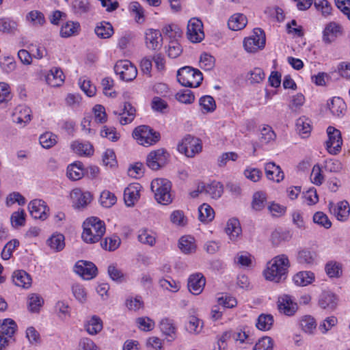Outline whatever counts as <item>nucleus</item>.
<instances>
[{"instance_id": "obj_1", "label": "nucleus", "mask_w": 350, "mask_h": 350, "mask_svg": "<svg viewBox=\"0 0 350 350\" xmlns=\"http://www.w3.org/2000/svg\"><path fill=\"white\" fill-rule=\"evenodd\" d=\"M290 267L288 258L285 254H280L270 260L263 272L267 280L279 283L286 279Z\"/></svg>"}, {"instance_id": "obj_2", "label": "nucleus", "mask_w": 350, "mask_h": 350, "mask_svg": "<svg viewBox=\"0 0 350 350\" xmlns=\"http://www.w3.org/2000/svg\"><path fill=\"white\" fill-rule=\"evenodd\" d=\"M83 227L81 237L87 243L98 242L106 231L105 222L96 217L86 219Z\"/></svg>"}, {"instance_id": "obj_3", "label": "nucleus", "mask_w": 350, "mask_h": 350, "mask_svg": "<svg viewBox=\"0 0 350 350\" xmlns=\"http://www.w3.org/2000/svg\"><path fill=\"white\" fill-rule=\"evenodd\" d=\"M151 190L154 193L156 200L161 204L166 205L172 202L170 193L171 182L165 178H156L151 183Z\"/></svg>"}, {"instance_id": "obj_4", "label": "nucleus", "mask_w": 350, "mask_h": 350, "mask_svg": "<svg viewBox=\"0 0 350 350\" xmlns=\"http://www.w3.org/2000/svg\"><path fill=\"white\" fill-rule=\"evenodd\" d=\"M177 79L183 86L197 88L202 83L203 77L199 70L185 66L178 70Z\"/></svg>"}, {"instance_id": "obj_5", "label": "nucleus", "mask_w": 350, "mask_h": 350, "mask_svg": "<svg viewBox=\"0 0 350 350\" xmlns=\"http://www.w3.org/2000/svg\"><path fill=\"white\" fill-rule=\"evenodd\" d=\"M133 136L139 144L144 146L153 145L160 139V134L146 125L136 127L133 132Z\"/></svg>"}, {"instance_id": "obj_6", "label": "nucleus", "mask_w": 350, "mask_h": 350, "mask_svg": "<svg viewBox=\"0 0 350 350\" xmlns=\"http://www.w3.org/2000/svg\"><path fill=\"white\" fill-rule=\"evenodd\" d=\"M202 149V142L199 138L190 135H186L178 145V150L187 157H193Z\"/></svg>"}, {"instance_id": "obj_7", "label": "nucleus", "mask_w": 350, "mask_h": 350, "mask_svg": "<svg viewBox=\"0 0 350 350\" xmlns=\"http://www.w3.org/2000/svg\"><path fill=\"white\" fill-rule=\"evenodd\" d=\"M114 71L120 79L126 81H131L137 75V68L129 60H119L114 66Z\"/></svg>"}, {"instance_id": "obj_8", "label": "nucleus", "mask_w": 350, "mask_h": 350, "mask_svg": "<svg viewBox=\"0 0 350 350\" xmlns=\"http://www.w3.org/2000/svg\"><path fill=\"white\" fill-rule=\"evenodd\" d=\"M265 45V35L260 28L254 29L253 35L245 38L243 41L244 48L249 53L256 52L258 49L264 48Z\"/></svg>"}, {"instance_id": "obj_9", "label": "nucleus", "mask_w": 350, "mask_h": 350, "mask_svg": "<svg viewBox=\"0 0 350 350\" xmlns=\"http://www.w3.org/2000/svg\"><path fill=\"white\" fill-rule=\"evenodd\" d=\"M17 325L11 319H5L0 325V350H4L9 345L10 340L15 334Z\"/></svg>"}, {"instance_id": "obj_10", "label": "nucleus", "mask_w": 350, "mask_h": 350, "mask_svg": "<svg viewBox=\"0 0 350 350\" xmlns=\"http://www.w3.org/2000/svg\"><path fill=\"white\" fill-rule=\"evenodd\" d=\"M187 38L192 42H200L204 38L202 22L197 18H191L187 25Z\"/></svg>"}, {"instance_id": "obj_11", "label": "nucleus", "mask_w": 350, "mask_h": 350, "mask_svg": "<svg viewBox=\"0 0 350 350\" xmlns=\"http://www.w3.org/2000/svg\"><path fill=\"white\" fill-rule=\"evenodd\" d=\"M327 133L328 140L326 142V148L330 154H336L340 151L342 144L340 131L333 126H329Z\"/></svg>"}, {"instance_id": "obj_12", "label": "nucleus", "mask_w": 350, "mask_h": 350, "mask_svg": "<svg viewBox=\"0 0 350 350\" xmlns=\"http://www.w3.org/2000/svg\"><path fill=\"white\" fill-rule=\"evenodd\" d=\"M168 156V153L163 149L152 151L147 156L146 164L150 169L157 170L167 163Z\"/></svg>"}, {"instance_id": "obj_13", "label": "nucleus", "mask_w": 350, "mask_h": 350, "mask_svg": "<svg viewBox=\"0 0 350 350\" xmlns=\"http://www.w3.org/2000/svg\"><path fill=\"white\" fill-rule=\"evenodd\" d=\"M75 272L84 280H91L96 277L97 267L91 262L79 260L75 265Z\"/></svg>"}, {"instance_id": "obj_14", "label": "nucleus", "mask_w": 350, "mask_h": 350, "mask_svg": "<svg viewBox=\"0 0 350 350\" xmlns=\"http://www.w3.org/2000/svg\"><path fill=\"white\" fill-rule=\"evenodd\" d=\"M30 215L35 219L44 220L47 217L49 208L42 200H33L28 205Z\"/></svg>"}, {"instance_id": "obj_15", "label": "nucleus", "mask_w": 350, "mask_h": 350, "mask_svg": "<svg viewBox=\"0 0 350 350\" xmlns=\"http://www.w3.org/2000/svg\"><path fill=\"white\" fill-rule=\"evenodd\" d=\"M145 42L149 49L154 51L160 49L163 44L161 31L158 29H148L145 33Z\"/></svg>"}, {"instance_id": "obj_16", "label": "nucleus", "mask_w": 350, "mask_h": 350, "mask_svg": "<svg viewBox=\"0 0 350 350\" xmlns=\"http://www.w3.org/2000/svg\"><path fill=\"white\" fill-rule=\"evenodd\" d=\"M278 308L280 312L287 315H293L298 307L297 303H295L291 298V297L284 295L278 298Z\"/></svg>"}, {"instance_id": "obj_17", "label": "nucleus", "mask_w": 350, "mask_h": 350, "mask_svg": "<svg viewBox=\"0 0 350 350\" xmlns=\"http://www.w3.org/2000/svg\"><path fill=\"white\" fill-rule=\"evenodd\" d=\"M141 188L139 183H131L124 189V200L127 206H133L138 201Z\"/></svg>"}, {"instance_id": "obj_18", "label": "nucleus", "mask_w": 350, "mask_h": 350, "mask_svg": "<svg viewBox=\"0 0 350 350\" xmlns=\"http://www.w3.org/2000/svg\"><path fill=\"white\" fill-rule=\"evenodd\" d=\"M12 120L16 124H24V126L31 120V110L25 105H18L12 113Z\"/></svg>"}, {"instance_id": "obj_19", "label": "nucleus", "mask_w": 350, "mask_h": 350, "mask_svg": "<svg viewBox=\"0 0 350 350\" xmlns=\"http://www.w3.org/2000/svg\"><path fill=\"white\" fill-rule=\"evenodd\" d=\"M205 283V278L202 273L193 274L188 280V289L193 295H199L202 292Z\"/></svg>"}, {"instance_id": "obj_20", "label": "nucleus", "mask_w": 350, "mask_h": 350, "mask_svg": "<svg viewBox=\"0 0 350 350\" xmlns=\"http://www.w3.org/2000/svg\"><path fill=\"white\" fill-rule=\"evenodd\" d=\"M265 170L268 179L280 183L284 178V174L280 167L273 162L265 164Z\"/></svg>"}, {"instance_id": "obj_21", "label": "nucleus", "mask_w": 350, "mask_h": 350, "mask_svg": "<svg viewBox=\"0 0 350 350\" xmlns=\"http://www.w3.org/2000/svg\"><path fill=\"white\" fill-rule=\"evenodd\" d=\"M327 107L331 113L336 117L344 116L346 111V104L340 97H334L327 102Z\"/></svg>"}, {"instance_id": "obj_22", "label": "nucleus", "mask_w": 350, "mask_h": 350, "mask_svg": "<svg viewBox=\"0 0 350 350\" xmlns=\"http://www.w3.org/2000/svg\"><path fill=\"white\" fill-rule=\"evenodd\" d=\"M64 75L62 70L54 67L51 69L46 76V83L51 87H59L64 82Z\"/></svg>"}, {"instance_id": "obj_23", "label": "nucleus", "mask_w": 350, "mask_h": 350, "mask_svg": "<svg viewBox=\"0 0 350 350\" xmlns=\"http://www.w3.org/2000/svg\"><path fill=\"white\" fill-rule=\"evenodd\" d=\"M160 329L169 341L174 340L176 338V327L173 320L165 318L160 322Z\"/></svg>"}, {"instance_id": "obj_24", "label": "nucleus", "mask_w": 350, "mask_h": 350, "mask_svg": "<svg viewBox=\"0 0 350 350\" xmlns=\"http://www.w3.org/2000/svg\"><path fill=\"white\" fill-rule=\"evenodd\" d=\"M247 23V18L246 16L241 13H236L228 19V26L232 31H239L245 28Z\"/></svg>"}, {"instance_id": "obj_25", "label": "nucleus", "mask_w": 350, "mask_h": 350, "mask_svg": "<svg viewBox=\"0 0 350 350\" xmlns=\"http://www.w3.org/2000/svg\"><path fill=\"white\" fill-rule=\"evenodd\" d=\"M70 196L72 199L77 200L76 206L77 208L86 206L92 200V196L90 192H82L79 189L72 190Z\"/></svg>"}, {"instance_id": "obj_26", "label": "nucleus", "mask_w": 350, "mask_h": 350, "mask_svg": "<svg viewBox=\"0 0 350 350\" xmlns=\"http://www.w3.org/2000/svg\"><path fill=\"white\" fill-rule=\"evenodd\" d=\"M12 280L15 285L27 288L31 286V278L30 275L23 270H18L14 272Z\"/></svg>"}, {"instance_id": "obj_27", "label": "nucleus", "mask_w": 350, "mask_h": 350, "mask_svg": "<svg viewBox=\"0 0 350 350\" xmlns=\"http://www.w3.org/2000/svg\"><path fill=\"white\" fill-rule=\"evenodd\" d=\"M310 123V120L305 116L300 117L296 120V131L301 137H308L310 134L312 130Z\"/></svg>"}, {"instance_id": "obj_28", "label": "nucleus", "mask_w": 350, "mask_h": 350, "mask_svg": "<svg viewBox=\"0 0 350 350\" xmlns=\"http://www.w3.org/2000/svg\"><path fill=\"white\" fill-rule=\"evenodd\" d=\"M215 217L213 208L208 204L204 203L198 208V219L204 224L211 222Z\"/></svg>"}, {"instance_id": "obj_29", "label": "nucleus", "mask_w": 350, "mask_h": 350, "mask_svg": "<svg viewBox=\"0 0 350 350\" xmlns=\"http://www.w3.org/2000/svg\"><path fill=\"white\" fill-rule=\"evenodd\" d=\"M226 232L230 240L236 241L241 233V228L239 220L235 218L230 219L227 222Z\"/></svg>"}, {"instance_id": "obj_30", "label": "nucleus", "mask_w": 350, "mask_h": 350, "mask_svg": "<svg viewBox=\"0 0 350 350\" xmlns=\"http://www.w3.org/2000/svg\"><path fill=\"white\" fill-rule=\"evenodd\" d=\"M201 191H204L205 193L210 196L212 198L217 199L223 193V186L220 183L214 181L206 185H202Z\"/></svg>"}, {"instance_id": "obj_31", "label": "nucleus", "mask_w": 350, "mask_h": 350, "mask_svg": "<svg viewBox=\"0 0 350 350\" xmlns=\"http://www.w3.org/2000/svg\"><path fill=\"white\" fill-rule=\"evenodd\" d=\"M317 325L316 320L310 315L303 316L299 320L301 330L308 334H313L316 331Z\"/></svg>"}, {"instance_id": "obj_32", "label": "nucleus", "mask_w": 350, "mask_h": 350, "mask_svg": "<svg viewBox=\"0 0 350 350\" xmlns=\"http://www.w3.org/2000/svg\"><path fill=\"white\" fill-rule=\"evenodd\" d=\"M178 247L184 254L194 253L196 250L194 238L190 236L182 237L179 240Z\"/></svg>"}, {"instance_id": "obj_33", "label": "nucleus", "mask_w": 350, "mask_h": 350, "mask_svg": "<svg viewBox=\"0 0 350 350\" xmlns=\"http://www.w3.org/2000/svg\"><path fill=\"white\" fill-rule=\"evenodd\" d=\"M135 109L129 103H125L122 112L120 113V123L122 125L131 123L135 117Z\"/></svg>"}, {"instance_id": "obj_34", "label": "nucleus", "mask_w": 350, "mask_h": 350, "mask_svg": "<svg viewBox=\"0 0 350 350\" xmlns=\"http://www.w3.org/2000/svg\"><path fill=\"white\" fill-rule=\"evenodd\" d=\"M203 327V322L195 316H190L185 325V329L191 334H199Z\"/></svg>"}, {"instance_id": "obj_35", "label": "nucleus", "mask_w": 350, "mask_h": 350, "mask_svg": "<svg viewBox=\"0 0 350 350\" xmlns=\"http://www.w3.org/2000/svg\"><path fill=\"white\" fill-rule=\"evenodd\" d=\"M336 296L329 292H324L321 295L319 304L321 308L323 309L333 310L336 306Z\"/></svg>"}, {"instance_id": "obj_36", "label": "nucleus", "mask_w": 350, "mask_h": 350, "mask_svg": "<svg viewBox=\"0 0 350 350\" xmlns=\"http://www.w3.org/2000/svg\"><path fill=\"white\" fill-rule=\"evenodd\" d=\"M340 33V26L335 23H330L325 27L323 31V41L330 43L334 40Z\"/></svg>"}, {"instance_id": "obj_37", "label": "nucleus", "mask_w": 350, "mask_h": 350, "mask_svg": "<svg viewBox=\"0 0 350 350\" xmlns=\"http://www.w3.org/2000/svg\"><path fill=\"white\" fill-rule=\"evenodd\" d=\"M71 148L75 153L79 155L90 156L94 152L93 146L89 142L83 143L76 141L71 144Z\"/></svg>"}, {"instance_id": "obj_38", "label": "nucleus", "mask_w": 350, "mask_h": 350, "mask_svg": "<svg viewBox=\"0 0 350 350\" xmlns=\"http://www.w3.org/2000/svg\"><path fill=\"white\" fill-rule=\"evenodd\" d=\"M94 31L98 38L106 39L110 38L113 35V29L109 23L103 21L98 24Z\"/></svg>"}, {"instance_id": "obj_39", "label": "nucleus", "mask_w": 350, "mask_h": 350, "mask_svg": "<svg viewBox=\"0 0 350 350\" xmlns=\"http://www.w3.org/2000/svg\"><path fill=\"white\" fill-rule=\"evenodd\" d=\"M331 211L332 210L331 209ZM350 208L347 201H342L338 203L333 208V213L337 219L340 221L345 220L349 215Z\"/></svg>"}, {"instance_id": "obj_40", "label": "nucleus", "mask_w": 350, "mask_h": 350, "mask_svg": "<svg viewBox=\"0 0 350 350\" xmlns=\"http://www.w3.org/2000/svg\"><path fill=\"white\" fill-rule=\"evenodd\" d=\"M86 331L91 335H96L103 329L102 320L97 316H93L85 325Z\"/></svg>"}, {"instance_id": "obj_41", "label": "nucleus", "mask_w": 350, "mask_h": 350, "mask_svg": "<svg viewBox=\"0 0 350 350\" xmlns=\"http://www.w3.org/2000/svg\"><path fill=\"white\" fill-rule=\"evenodd\" d=\"M314 278V273L310 271H300L293 277V281L298 286H306L310 284Z\"/></svg>"}, {"instance_id": "obj_42", "label": "nucleus", "mask_w": 350, "mask_h": 350, "mask_svg": "<svg viewBox=\"0 0 350 350\" xmlns=\"http://www.w3.org/2000/svg\"><path fill=\"white\" fill-rule=\"evenodd\" d=\"M83 170L81 162L75 163L68 166L67 176L73 180H79L83 177Z\"/></svg>"}, {"instance_id": "obj_43", "label": "nucleus", "mask_w": 350, "mask_h": 350, "mask_svg": "<svg viewBox=\"0 0 350 350\" xmlns=\"http://www.w3.org/2000/svg\"><path fill=\"white\" fill-rule=\"evenodd\" d=\"M26 20L35 27L42 26L45 23L44 14L38 10H32L26 15Z\"/></svg>"}, {"instance_id": "obj_44", "label": "nucleus", "mask_w": 350, "mask_h": 350, "mask_svg": "<svg viewBox=\"0 0 350 350\" xmlns=\"http://www.w3.org/2000/svg\"><path fill=\"white\" fill-rule=\"evenodd\" d=\"M47 243L52 250L59 252L65 247L64 237L62 234H53L47 240Z\"/></svg>"}, {"instance_id": "obj_45", "label": "nucleus", "mask_w": 350, "mask_h": 350, "mask_svg": "<svg viewBox=\"0 0 350 350\" xmlns=\"http://www.w3.org/2000/svg\"><path fill=\"white\" fill-rule=\"evenodd\" d=\"M325 270L329 278H339L342 272L341 264L336 261L327 262Z\"/></svg>"}, {"instance_id": "obj_46", "label": "nucleus", "mask_w": 350, "mask_h": 350, "mask_svg": "<svg viewBox=\"0 0 350 350\" xmlns=\"http://www.w3.org/2000/svg\"><path fill=\"white\" fill-rule=\"evenodd\" d=\"M79 27V23L77 22H67L61 28V36L68 38L74 36L78 32Z\"/></svg>"}, {"instance_id": "obj_47", "label": "nucleus", "mask_w": 350, "mask_h": 350, "mask_svg": "<svg viewBox=\"0 0 350 350\" xmlns=\"http://www.w3.org/2000/svg\"><path fill=\"white\" fill-rule=\"evenodd\" d=\"M267 195L263 191H256L253 195L252 206L256 211H261L265 206Z\"/></svg>"}, {"instance_id": "obj_48", "label": "nucleus", "mask_w": 350, "mask_h": 350, "mask_svg": "<svg viewBox=\"0 0 350 350\" xmlns=\"http://www.w3.org/2000/svg\"><path fill=\"white\" fill-rule=\"evenodd\" d=\"M273 323V317L271 314H260L256 322V327L260 330H269L271 329Z\"/></svg>"}, {"instance_id": "obj_49", "label": "nucleus", "mask_w": 350, "mask_h": 350, "mask_svg": "<svg viewBox=\"0 0 350 350\" xmlns=\"http://www.w3.org/2000/svg\"><path fill=\"white\" fill-rule=\"evenodd\" d=\"M138 240L143 244H147L152 246L156 243L154 233L146 229H142L139 231Z\"/></svg>"}, {"instance_id": "obj_50", "label": "nucleus", "mask_w": 350, "mask_h": 350, "mask_svg": "<svg viewBox=\"0 0 350 350\" xmlns=\"http://www.w3.org/2000/svg\"><path fill=\"white\" fill-rule=\"evenodd\" d=\"M39 141L43 148H50L56 144L57 135L51 132H46L40 136Z\"/></svg>"}, {"instance_id": "obj_51", "label": "nucleus", "mask_w": 350, "mask_h": 350, "mask_svg": "<svg viewBox=\"0 0 350 350\" xmlns=\"http://www.w3.org/2000/svg\"><path fill=\"white\" fill-rule=\"evenodd\" d=\"M265 77V72L261 68H254L248 72L247 79L251 84H254L261 83Z\"/></svg>"}, {"instance_id": "obj_52", "label": "nucleus", "mask_w": 350, "mask_h": 350, "mask_svg": "<svg viewBox=\"0 0 350 350\" xmlns=\"http://www.w3.org/2000/svg\"><path fill=\"white\" fill-rule=\"evenodd\" d=\"M120 239L117 236H113L105 238L103 241L100 242L102 248L108 251L116 250L120 244Z\"/></svg>"}, {"instance_id": "obj_53", "label": "nucleus", "mask_w": 350, "mask_h": 350, "mask_svg": "<svg viewBox=\"0 0 350 350\" xmlns=\"http://www.w3.org/2000/svg\"><path fill=\"white\" fill-rule=\"evenodd\" d=\"M166 52L169 57L176 58L182 53L183 49L178 40H170Z\"/></svg>"}, {"instance_id": "obj_54", "label": "nucleus", "mask_w": 350, "mask_h": 350, "mask_svg": "<svg viewBox=\"0 0 350 350\" xmlns=\"http://www.w3.org/2000/svg\"><path fill=\"white\" fill-rule=\"evenodd\" d=\"M12 96L10 85L5 82H0V104L8 103L12 100Z\"/></svg>"}, {"instance_id": "obj_55", "label": "nucleus", "mask_w": 350, "mask_h": 350, "mask_svg": "<svg viewBox=\"0 0 350 350\" xmlns=\"http://www.w3.org/2000/svg\"><path fill=\"white\" fill-rule=\"evenodd\" d=\"M163 33L168 37L170 40L178 39L182 36V31L176 25H167L163 29Z\"/></svg>"}, {"instance_id": "obj_56", "label": "nucleus", "mask_w": 350, "mask_h": 350, "mask_svg": "<svg viewBox=\"0 0 350 350\" xmlns=\"http://www.w3.org/2000/svg\"><path fill=\"white\" fill-rule=\"evenodd\" d=\"M234 262L241 267H250L252 263V256L246 252H239L234 257Z\"/></svg>"}, {"instance_id": "obj_57", "label": "nucleus", "mask_w": 350, "mask_h": 350, "mask_svg": "<svg viewBox=\"0 0 350 350\" xmlns=\"http://www.w3.org/2000/svg\"><path fill=\"white\" fill-rule=\"evenodd\" d=\"M276 135L272 128L269 126H265L260 130V141L262 144H268L273 141Z\"/></svg>"}, {"instance_id": "obj_58", "label": "nucleus", "mask_w": 350, "mask_h": 350, "mask_svg": "<svg viewBox=\"0 0 350 350\" xmlns=\"http://www.w3.org/2000/svg\"><path fill=\"white\" fill-rule=\"evenodd\" d=\"M43 302V299L40 295L37 294L30 295L28 299V306L29 310L32 312H38Z\"/></svg>"}, {"instance_id": "obj_59", "label": "nucleus", "mask_w": 350, "mask_h": 350, "mask_svg": "<svg viewBox=\"0 0 350 350\" xmlns=\"http://www.w3.org/2000/svg\"><path fill=\"white\" fill-rule=\"evenodd\" d=\"M315 256L314 252L308 250H302L298 253L297 260L301 264H312L314 260Z\"/></svg>"}, {"instance_id": "obj_60", "label": "nucleus", "mask_w": 350, "mask_h": 350, "mask_svg": "<svg viewBox=\"0 0 350 350\" xmlns=\"http://www.w3.org/2000/svg\"><path fill=\"white\" fill-rule=\"evenodd\" d=\"M72 8L75 14H82L89 11L90 4L88 0H74Z\"/></svg>"}, {"instance_id": "obj_61", "label": "nucleus", "mask_w": 350, "mask_h": 350, "mask_svg": "<svg viewBox=\"0 0 350 350\" xmlns=\"http://www.w3.org/2000/svg\"><path fill=\"white\" fill-rule=\"evenodd\" d=\"M19 245V241L17 239H12L3 248L1 257L3 260H8L12 255L13 251Z\"/></svg>"}, {"instance_id": "obj_62", "label": "nucleus", "mask_w": 350, "mask_h": 350, "mask_svg": "<svg viewBox=\"0 0 350 350\" xmlns=\"http://www.w3.org/2000/svg\"><path fill=\"white\" fill-rule=\"evenodd\" d=\"M305 103V97L302 94H297L293 96L288 107L293 112H299L301 107Z\"/></svg>"}, {"instance_id": "obj_63", "label": "nucleus", "mask_w": 350, "mask_h": 350, "mask_svg": "<svg viewBox=\"0 0 350 350\" xmlns=\"http://www.w3.org/2000/svg\"><path fill=\"white\" fill-rule=\"evenodd\" d=\"M100 202L103 206L109 208L116 202V197L109 191H103L100 194Z\"/></svg>"}, {"instance_id": "obj_64", "label": "nucleus", "mask_w": 350, "mask_h": 350, "mask_svg": "<svg viewBox=\"0 0 350 350\" xmlns=\"http://www.w3.org/2000/svg\"><path fill=\"white\" fill-rule=\"evenodd\" d=\"M273 340L269 337H263L258 340L253 350H273Z\"/></svg>"}]
</instances>
